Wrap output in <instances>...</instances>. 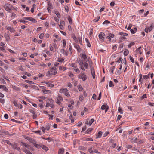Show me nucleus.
Wrapping results in <instances>:
<instances>
[{
	"mask_svg": "<svg viewBox=\"0 0 154 154\" xmlns=\"http://www.w3.org/2000/svg\"><path fill=\"white\" fill-rule=\"evenodd\" d=\"M129 58H130V60L133 63H134V58L131 56H130Z\"/></svg>",
	"mask_w": 154,
	"mask_h": 154,
	"instance_id": "obj_45",
	"label": "nucleus"
},
{
	"mask_svg": "<svg viewBox=\"0 0 154 154\" xmlns=\"http://www.w3.org/2000/svg\"><path fill=\"white\" fill-rule=\"evenodd\" d=\"M64 152V149H59L58 154H62Z\"/></svg>",
	"mask_w": 154,
	"mask_h": 154,
	"instance_id": "obj_18",
	"label": "nucleus"
},
{
	"mask_svg": "<svg viewBox=\"0 0 154 154\" xmlns=\"http://www.w3.org/2000/svg\"><path fill=\"white\" fill-rule=\"evenodd\" d=\"M4 8L7 11L9 12H11V10L14 8L10 4L6 3H5V6H4Z\"/></svg>",
	"mask_w": 154,
	"mask_h": 154,
	"instance_id": "obj_1",
	"label": "nucleus"
},
{
	"mask_svg": "<svg viewBox=\"0 0 154 154\" xmlns=\"http://www.w3.org/2000/svg\"><path fill=\"white\" fill-rule=\"evenodd\" d=\"M109 134V131H107V132H106L104 134V136H103V137H106V136H107L108 134Z\"/></svg>",
	"mask_w": 154,
	"mask_h": 154,
	"instance_id": "obj_50",
	"label": "nucleus"
},
{
	"mask_svg": "<svg viewBox=\"0 0 154 154\" xmlns=\"http://www.w3.org/2000/svg\"><path fill=\"white\" fill-rule=\"evenodd\" d=\"M94 120L93 119H92L90 121H89L88 124L89 126L91 125L93 122L94 121Z\"/></svg>",
	"mask_w": 154,
	"mask_h": 154,
	"instance_id": "obj_25",
	"label": "nucleus"
},
{
	"mask_svg": "<svg viewBox=\"0 0 154 154\" xmlns=\"http://www.w3.org/2000/svg\"><path fill=\"white\" fill-rule=\"evenodd\" d=\"M4 117L5 118L7 119L8 118V116L7 114H5L4 115Z\"/></svg>",
	"mask_w": 154,
	"mask_h": 154,
	"instance_id": "obj_63",
	"label": "nucleus"
},
{
	"mask_svg": "<svg viewBox=\"0 0 154 154\" xmlns=\"http://www.w3.org/2000/svg\"><path fill=\"white\" fill-rule=\"evenodd\" d=\"M66 45V42L65 39L63 40V47H65Z\"/></svg>",
	"mask_w": 154,
	"mask_h": 154,
	"instance_id": "obj_30",
	"label": "nucleus"
},
{
	"mask_svg": "<svg viewBox=\"0 0 154 154\" xmlns=\"http://www.w3.org/2000/svg\"><path fill=\"white\" fill-rule=\"evenodd\" d=\"M1 88H2L6 92L8 91V89L5 85H0V89Z\"/></svg>",
	"mask_w": 154,
	"mask_h": 154,
	"instance_id": "obj_8",
	"label": "nucleus"
},
{
	"mask_svg": "<svg viewBox=\"0 0 154 154\" xmlns=\"http://www.w3.org/2000/svg\"><path fill=\"white\" fill-rule=\"evenodd\" d=\"M109 86L110 87H113L114 86V85L113 84L112 82L111 81H109Z\"/></svg>",
	"mask_w": 154,
	"mask_h": 154,
	"instance_id": "obj_27",
	"label": "nucleus"
},
{
	"mask_svg": "<svg viewBox=\"0 0 154 154\" xmlns=\"http://www.w3.org/2000/svg\"><path fill=\"white\" fill-rule=\"evenodd\" d=\"M78 87L79 90L80 91H82V90H83V88L81 86H78Z\"/></svg>",
	"mask_w": 154,
	"mask_h": 154,
	"instance_id": "obj_44",
	"label": "nucleus"
},
{
	"mask_svg": "<svg viewBox=\"0 0 154 154\" xmlns=\"http://www.w3.org/2000/svg\"><path fill=\"white\" fill-rule=\"evenodd\" d=\"M50 128V125L49 124H47L46 125L45 129L48 131Z\"/></svg>",
	"mask_w": 154,
	"mask_h": 154,
	"instance_id": "obj_24",
	"label": "nucleus"
},
{
	"mask_svg": "<svg viewBox=\"0 0 154 154\" xmlns=\"http://www.w3.org/2000/svg\"><path fill=\"white\" fill-rule=\"evenodd\" d=\"M80 56L84 59L85 62H87L88 61V59L85 54H81Z\"/></svg>",
	"mask_w": 154,
	"mask_h": 154,
	"instance_id": "obj_7",
	"label": "nucleus"
},
{
	"mask_svg": "<svg viewBox=\"0 0 154 154\" xmlns=\"http://www.w3.org/2000/svg\"><path fill=\"white\" fill-rule=\"evenodd\" d=\"M7 29L10 31L11 32H14V30L12 28H11L10 26H8L7 27Z\"/></svg>",
	"mask_w": 154,
	"mask_h": 154,
	"instance_id": "obj_14",
	"label": "nucleus"
},
{
	"mask_svg": "<svg viewBox=\"0 0 154 154\" xmlns=\"http://www.w3.org/2000/svg\"><path fill=\"white\" fill-rule=\"evenodd\" d=\"M65 95L67 97H69L70 96V94L68 93V91H66L65 93Z\"/></svg>",
	"mask_w": 154,
	"mask_h": 154,
	"instance_id": "obj_42",
	"label": "nucleus"
},
{
	"mask_svg": "<svg viewBox=\"0 0 154 154\" xmlns=\"http://www.w3.org/2000/svg\"><path fill=\"white\" fill-rule=\"evenodd\" d=\"M50 106L52 108H54V104L52 103V104H50V103L48 102L46 104V107H48Z\"/></svg>",
	"mask_w": 154,
	"mask_h": 154,
	"instance_id": "obj_10",
	"label": "nucleus"
},
{
	"mask_svg": "<svg viewBox=\"0 0 154 154\" xmlns=\"http://www.w3.org/2000/svg\"><path fill=\"white\" fill-rule=\"evenodd\" d=\"M69 50L70 53H72V47L70 45H69Z\"/></svg>",
	"mask_w": 154,
	"mask_h": 154,
	"instance_id": "obj_29",
	"label": "nucleus"
},
{
	"mask_svg": "<svg viewBox=\"0 0 154 154\" xmlns=\"http://www.w3.org/2000/svg\"><path fill=\"white\" fill-rule=\"evenodd\" d=\"M77 49L78 51H79V50L80 49L79 46L78 45H75L74 46Z\"/></svg>",
	"mask_w": 154,
	"mask_h": 154,
	"instance_id": "obj_33",
	"label": "nucleus"
},
{
	"mask_svg": "<svg viewBox=\"0 0 154 154\" xmlns=\"http://www.w3.org/2000/svg\"><path fill=\"white\" fill-rule=\"evenodd\" d=\"M145 31L146 33H147L149 32V27H146L145 29Z\"/></svg>",
	"mask_w": 154,
	"mask_h": 154,
	"instance_id": "obj_51",
	"label": "nucleus"
},
{
	"mask_svg": "<svg viewBox=\"0 0 154 154\" xmlns=\"http://www.w3.org/2000/svg\"><path fill=\"white\" fill-rule=\"evenodd\" d=\"M42 148L45 151H47L48 150V147L45 145H41V148Z\"/></svg>",
	"mask_w": 154,
	"mask_h": 154,
	"instance_id": "obj_11",
	"label": "nucleus"
},
{
	"mask_svg": "<svg viewBox=\"0 0 154 154\" xmlns=\"http://www.w3.org/2000/svg\"><path fill=\"white\" fill-rule=\"evenodd\" d=\"M154 27V24L153 23L151 24L149 28V32H150Z\"/></svg>",
	"mask_w": 154,
	"mask_h": 154,
	"instance_id": "obj_19",
	"label": "nucleus"
},
{
	"mask_svg": "<svg viewBox=\"0 0 154 154\" xmlns=\"http://www.w3.org/2000/svg\"><path fill=\"white\" fill-rule=\"evenodd\" d=\"M57 99L58 101H62L63 100L62 97L60 96H58Z\"/></svg>",
	"mask_w": 154,
	"mask_h": 154,
	"instance_id": "obj_31",
	"label": "nucleus"
},
{
	"mask_svg": "<svg viewBox=\"0 0 154 154\" xmlns=\"http://www.w3.org/2000/svg\"><path fill=\"white\" fill-rule=\"evenodd\" d=\"M73 38L74 39V40L75 41H78V40L77 39V38L76 36H75V35L74 34L73 35V36H72Z\"/></svg>",
	"mask_w": 154,
	"mask_h": 154,
	"instance_id": "obj_41",
	"label": "nucleus"
},
{
	"mask_svg": "<svg viewBox=\"0 0 154 154\" xmlns=\"http://www.w3.org/2000/svg\"><path fill=\"white\" fill-rule=\"evenodd\" d=\"M68 20L69 21V22L70 24H72V20L71 17L70 16H69L68 17Z\"/></svg>",
	"mask_w": 154,
	"mask_h": 154,
	"instance_id": "obj_39",
	"label": "nucleus"
},
{
	"mask_svg": "<svg viewBox=\"0 0 154 154\" xmlns=\"http://www.w3.org/2000/svg\"><path fill=\"white\" fill-rule=\"evenodd\" d=\"M74 69L75 71L77 73H79L80 72V71L78 68H77V67L76 68H74Z\"/></svg>",
	"mask_w": 154,
	"mask_h": 154,
	"instance_id": "obj_46",
	"label": "nucleus"
},
{
	"mask_svg": "<svg viewBox=\"0 0 154 154\" xmlns=\"http://www.w3.org/2000/svg\"><path fill=\"white\" fill-rule=\"evenodd\" d=\"M54 85L51 84V83H49L48 84V86L50 87H54Z\"/></svg>",
	"mask_w": 154,
	"mask_h": 154,
	"instance_id": "obj_61",
	"label": "nucleus"
},
{
	"mask_svg": "<svg viewBox=\"0 0 154 154\" xmlns=\"http://www.w3.org/2000/svg\"><path fill=\"white\" fill-rule=\"evenodd\" d=\"M23 19L24 20H27L31 21H32L34 23H35L36 22L35 19L32 17H24Z\"/></svg>",
	"mask_w": 154,
	"mask_h": 154,
	"instance_id": "obj_5",
	"label": "nucleus"
},
{
	"mask_svg": "<svg viewBox=\"0 0 154 154\" xmlns=\"http://www.w3.org/2000/svg\"><path fill=\"white\" fill-rule=\"evenodd\" d=\"M55 14L57 15V16L58 18H60V15L59 12L57 11H56L55 12Z\"/></svg>",
	"mask_w": 154,
	"mask_h": 154,
	"instance_id": "obj_23",
	"label": "nucleus"
},
{
	"mask_svg": "<svg viewBox=\"0 0 154 154\" xmlns=\"http://www.w3.org/2000/svg\"><path fill=\"white\" fill-rule=\"evenodd\" d=\"M66 91H68V90H67L66 88H65L63 89H61L60 90V92L61 93H65Z\"/></svg>",
	"mask_w": 154,
	"mask_h": 154,
	"instance_id": "obj_15",
	"label": "nucleus"
},
{
	"mask_svg": "<svg viewBox=\"0 0 154 154\" xmlns=\"http://www.w3.org/2000/svg\"><path fill=\"white\" fill-rule=\"evenodd\" d=\"M93 151V150H92V148H90V149H88V151H89V152L90 153H92L93 152H94V151Z\"/></svg>",
	"mask_w": 154,
	"mask_h": 154,
	"instance_id": "obj_56",
	"label": "nucleus"
},
{
	"mask_svg": "<svg viewBox=\"0 0 154 154\" xmlns=\"http://www.w3.org/2000/svg\"><path fill=\"white\" fill-rule=\"evenodd\" d=\"M115 5V2H112L110 3V5L111 6L113 7L114 5Z\"/></svg>",
	"mask_w": 154,
	"mask_h": 154,
	"instance_id": "obj_64",
	"label": "nucleus"
},
{
	"mask_svg": "<svg viewBox=\"0 0 154 154\" xmlns=\"http://www.w3.org/2000/svg\"><path fill=\"white\" fill-rule=\"evenodd\" d=\"M78 77L82 79L83 81H85L87 79L86 75L85 74L84 72H82L81 74L78 75Z\"/></svg>",
	"mask_w": 154,
	"mask_h": 154,
	"instance_id": "obj_3",
	"label": "nucleus"
},
{
	"mask_svg": "<svg viewBox=\"0 0 154 154\" xmlns=\"http://www.w3.org/2000/svg\"><path fill=\"white\" fill-rule=\"evenodd\" d=\"M77 61L80 66H82L84 63L82 60H80V59H79V60H77Z\"/></svg>",
	"mask_w": 154,
	"mask_h": 154,
	"instance_id": "obj_21",
	"label": "nucleus"
},
{
	"mask_svg": "<svg viewBox=\"0 0 154 154\" xmlns=\"http://www.w3.org/2000/svg\"><path fill=\"white\" fill-rule=\"evenodd\" d=\"M87 128L86 126V125H85L84 127H83L82 129V131H83L85 130Z\"/></svg>",
	"mask_w": 154,
	"mask_h": 154,
	"instance_id": "obj_59",
	"label": "nucleus"
},
{
	"mask_svg": "<svg viewBox=\"0 0 154 154\" xmlns=\"http://www.w3.org/2000/svg\"><path fill=\"white\" fill-rule=\"evenodd\" d=\"M132 25L131 24H129V26L127 28V29L128 30H130L132 27Z\"/></svg>",
	"mask_w": 154,
	"mask_h": 154,
	"instance_id": "obj_60",
	"label": "nucleus"
},
{
	"mask_svg": "<svg viewBox=\"0 0 154 154\" xmlns=\"http://www.w3.org/2000/svg\"><path fill=\"white\" fill-rule=\"evenodd\" d=\"M26 82L29 84H34V82L32 81H31L26 80Z\"/></svg>",
	"mask_w": 154,
	"mask_h": 154,
	"instance_id": "obj_47",
	"label": "nucleus"
},
{
	"mask_svg": "<svg viewBox=\"0 0 154 154\" xmlns=\"http://www.w3.org/2000/svg\"><path fill=\"white\" fill-rule=\"evenodd\" d=\"M42 91L44 94H49L51 92V91L50 90L45 89L42 90Z\"/></svg>",
	"mask_w": 154,
	"mask_h": 154,
	"instance_id": "obj_12",
	"label": "nucleus"
},
{
	"mask_svg": "<svg viewBox=\"0 0 154 154\" xmlns=\"http://www.w3.org/2000/svg\"><path fill=\"white\" fill-rule=\"evenodd\" d=\"M107 108L106 106L105 105H103L102 106L101 109L102 110H104Z\"/></svg>",
	"mask_w": 154,
	"mask_h": 154,
	"instance_id": "obj_37",
	"label": "nucleus"
},
{
	"mask_svg": "<svg viewBox=\"0 0 154 154\" xmlns=\"http://www.w3.org/2000/svg\"><path fill=\"white\" fill-rule=\"evenodd\" d=\"M118 110L119 111L121 114L123 113V111L122 109L120 107H119L118 108Z\"/></svg>",
	"mask_w": 154,
	"mask_h": 154,
	"instance_id": "obj_38",
	"label": "nucleus"
},
{
	"mask_svg": "<svg viewBox=\"0 0 154 154\" xmlns=\"http://www.w3.org/2000/svg\"><path fill=\"white\" fill-rule=\"evenodd\" d=\"M45 140H48L49 142H50L51 141H53V139L50 137H48L47 138L45 139Z\"/></svg>",
	"mask_w": 154,
	"mask_h": 154,
	"instance_id": "obj_35",
	"label": "nucleus"
},
{
	"mask_svg": "<svg viewBox=\"0 0 154 154\" xmlns=\"http://www.w3.org/2000/svg\"><path fill=\"white\" fill-rule=\"evenodd\" d=\"M51 74L55 75L57 73V72L56 71V68L55 67H54L51 69Z\"/></svg>",
	"mask_w": 154,
	"mask_h": 154,
	"instance_id": "obj_4",
	"label": "nucleus"
},
{
	"mask_svg": "<svg viewBox=\"0 0 154 154\" xmlns=\"http://www.w3.org/2000/svg\"><path fill=\"white\" fill-rule=\"evenodd\" d=\"M129 53V51L127 49H125L124 52V54L125 56H126L128 55Z\"/></svg>",
	"mask_w": 154,
	"mask_h": 154,
	"instance_id": "obj_20",
	"label": "nucleus"
},
{
	"mask_svg": "<svg viewBox=\"0 0 154 154\" xmlns=\"http://www.w3.org/2000/svg\"><path fill=\"white\" fill-rule=\"evenodd\" d=\"M9 145L11 146V147L13 148L14 149L19 151H21L20 148L19 147L17 146V144L16 143H9Z\"/></svg>",
	"mask_w": 154,
	"mask_h": 154,
	"instance_id": "obj_2",
	"label": "nucleus"
},
{
	"mask_svg": "<svg viewBox=\"0 0 154 154\" xmlns=\"http://www.w3.org/2000/svg\"><path fill=\"white\" fill-rule=\"evenodd\" d=\"M93 129L92 128H88L87 131H86V132L87 133V134L91 132L93 130Z\"/></svg>",
	"mask_w": 154,
	"mask_h": 154,
	"instance_id": "obj_32",
	"label": "nucleus"
},
{
	"mask_svg": "<svg viewBox=\"0 0 154 154\" xmlns=\"http://www.w3.org/2000/svg\"><path fill=\"white\" fill-rule=\"evenodd\" d=\"M147 98L146 94H144L142 96V99H143L144 98Z\"/></svg>",
	"mask_w": 154,
	"mask_h": 154,
	"instance_id": "obj_54",
	"label": "nucleus"
},
{
	"mask_svg": "<svg viewBox=\"0 0 154 154\" xmlns=\"http://www.w3.org/2000/svg\"><path fill=\"white\" fill-rule=\"evenodd\" d=\"M100 18V16H99L97 17V19H94L93 20V21L96 22L98 21Z\"/></svg>",
	"mask_w": 154,
	"mask_h": 154,
	"instance_id": "obj_34",
	"label": "nucleus"
},
{
	"mask_svg": "<svg viewBox=\"0 0 154 154\" xmlns=\"http://www.w3.org/2000/svg\"><path fill=\"white\" fill-rule=\"evenodd\" d=\"M0 45L3 47H5V44L2 42H1L0 43Z\"/></svg>",
	"mask_w": 154,
	"mask_h": 154,
	"instance_id": "obj_55",
	"label": "nucleus"
},
{
	"mask_svg": "<svg viewBox=\"0 0 154 154\" xmlns=\"http://www.w3.org/2000/svg\"><path fill=\"white\" fill-rule=\"evenodd\" d=\"M105 36V34L103 32H101L100 33L99 35V37L102 40H104V36Z\"/></svg>",
	"mask_w": 154,
	"mask_h": 154,
	"instance_id": "obj_6",
	"label": "nucleus"
},
{
	"mask_svg": "<svg viewBox=\"0 0 154 154\" xmlns=\"http://www.w3.org/2000/svg\"><path fill=\"white\" fill-rule=\"evenodd\" d=\"M79 39V43L80 44L82 45V38H78Z\"/></svg>",
	"mask_w": 154,
	"mask_h": 154,
	"instance_id": "obj_58",
	"label": "nucleus"
},
{
	"mask_svg": "<svg viewBox=\"0 0 154 154\" xmlns=\"http://www.w3.org/2000/svg\"><path fill=\"white\" fill-rule=\"evenodd\" d=\"M122 65L121 64L120 65V68H119V69H118L117 71V73H116L117 74L119 75L120 74V73H121V70L122 69Z\"/></svg>",
	"mask_w": 154,
	"mask_h": 154,
	"instance_id": "obj_16",
	"label": "nucleus"
},
{
	"mask_svg": "<svg viewBox=\"0 0 154 154\" xmlns=\"http://www.w3.org/2000/svg\"><path fill=\"white\" fill-rule=\"evenodd\" d=\"M102 132L101 131H99L98 132V134L97 135H96L97 138H100L102 136Z\"/></svg>",
	"mask_w": 154,
	"mask_h": 154,
	"instance_id": "obj_17",
	"label": "nucleus"
},
{
	"mask_svg": "<svg viewBox=\"0 0 154 154\" xmlns=\"http://www.w3.org/2000/svg\"><path fill=\"white\" fill-rule=\"evenodd\" d=\"M5 37L7 41H8L10 39V37L8 33H7L5 34Z\"/></svg>",
	"mask_w": 154,
	"mask_h": 154,
	"instance_id": "obj_13",
	"label": "nucleus"
},
{
	"mask_svg": "<svg viewBox=\"0 0 154 154\" xmlns=\"http://www.w3.org/2000/svg\"><path fill=\"white\" fill-rule=\"evenodd\" d=\"M108 36H109L111 38H112L114 37L115 35L113 34L109 33Z\"/></svg>",
	"mask_w": 154,
	"mask_h": 154,
	"instance_id": "obj_40",
	"label": "nucleus"
},
{
	"mask_svg": "<svg viewBox=\"0 0 154 154\" xmlns=\"http://www.w3.org/2000/svg\"><path fill=\"white\" fill-rule=\"evenodd\" d=\"M33 144L35 147H36L38 148H41V146H40V145H38L37 144L35 143H33Z\"/></svg>",
	"mask_w": 154,
	"mask_h": 154,
	"instance_id": "obj_28",
	"label": "nucleus"
},
{
	"mask_svg": "<svg viewBox=\"0 0 154 154\" xmlns=\"http://www.w3.org/2000/svg\"><path fill=\"white\" fill-rule=\"evenodd\" d=\"M132 147V146L131 145H126V148L127 149H130Z\"/></svg>",
	"mask_w": 154,
	"mask_h": 154,
	"instance_id": "obj_49",
	"label": "nucleus"
},
{
	"mask_svg": "<svg viewBox=\"0 0 154 154\" xmlns=\"http://www.w3.org/2000/svg\"><path fill=\"white\" fill-rule=\"evenodd\" d=\"M13 103H14V106L16 107H19V104H17L16 101H14Z\"/></svg>",
	"mask_w": 154,
	"mask_h": 154,
	"instance_id": "obj_36",
	"label": "nucleus"
},
{
	"mask_svg": "<svg viewBox=\"0 0 154 154\" xmlns=\"http://www.w3.org/2000/svg\"><path fill=\"white\" fill-rule=\"evenodd\" d=\"M71 65L72 67H74L75 68H76L77 67V66L75 65V64L74 63H72Z\"/></svg>",
	"mask_w": 154,
	"mask_h": 154,
	"instance_id": "obj_53",
	"label": "nucleus"
},
{
	"mask_svg": "<svg viewBox=\"0 0 154 154\" xmlns=\"http://www.w3.org/2000/svg\"><path fill=\"white\" fill-rule=\"evenodd\" d=\"M84 66L85 68L87 69L88 67V64L86 62H85L84 63Z\"/></svg>",
	"mask_w": 154,
	"mask_h": 154,
	"instance_id": "obj_26",
	"label": "nucleus"
},
{
	"mask_svg": "<svg viewBox=\"0 0 154 154\" xmlns=\"http://www.w3.org/2000/svg\"><path fill=\"white\" fill-rule=\"evenodd\" d=\"M64 59L63 58H59L58 60V61L59 62H62L63 61Z\"/></svg>",
	"mask_w": 154,
	"mask_h": 154,
	"instance_id": "obj_48",
	"label": "nucleus"
},
{
	"mask_svg": "<svg viewBox=\"0 0 154 154\" xmlns=\"http://www.w3.org/2000/svg\"><path fill=\"white\" fill-rule=\"evenodd\" d=\"M101 97V92H100L99 94V97L98 98V100H99L100 99Z\"/></svg>",
	"mask_w": 154,
	"mask_h": 154,
	"instance_id": "obj_52",
	"label": "nucleus"
},
{
	"mask_svg": "<svg viewBox=\"0 0 154 154\" xmlns=\"http://www.w3.org/2000/svg\"><path fill=\"white\" fill-rule=\"evenodd\" d=\"M44 34L43 33L40 34L39 38L41 39H42L44 37Z\"/></svg>",
	"mask_w": 154,
	"mask_h": 154,
	"instance_id": "obj_43",
	"label": "nucleus"
},
{
	"mask_svg": "<svg viewBox=\"0 0 154 154\" xmlns=\"http://www.w3.org/2000/svg\"><path fill=\"white\" fill-rule=\"evenodd\" d=\"M5 100L2 98H0V102L2 103H3L5 102Z\"/></svg>",
	"mask_w": 154,
	"mask_h": 154,
	"instance_id": "obj_57",
	"label": "nucleus"
},
{
	"mask_svg": "<svg viewBox=\"0 0 154 154\" xmlns=\"http://www.w3.org/2000/svg\"><path fill=\"white\" fill-rule=\"evenodd\" d=\"M91 73L92 74V76L93 78L94 79L95 77V71L94 69L93 68H91Z\"/></svg>",
	"mask_w": 154,
	"mask_h": 154,
	"instance_id": "obj_9",
	"label": "nucleus"
},
{
	"mask_svg": "<svg viewBox=\"0 0 154 154\" xmlns=\"http://www.w3.org/2000/svg\"><path fill=\"white\" fill-rule=\"evenodd\" d=\"M26 139H27L31 143H33V140L31 138H30L29 137H26V138H25Z\"/></svg>",
	"mask_w": 154,
	"mask_h": 154,
	"instance_id": "obj_22",
	"label": "nucleus"
},
{
	"mask_svg": "<svg viewBox=\"0 0 154 154\" xmlns=\"http://www.w3.org/2000/svg\"><path fill=\"white\" fill-rule=\"evenodd\" d=\"M33 119H36L37 117V115L36 114H35V113H34L33 114Z\"/></svg>",
	"mask_w": 154,
	"mask_h": 154,
	"instance_id": "obj_62",
	"label": "nucleus"
}]
</instances>
